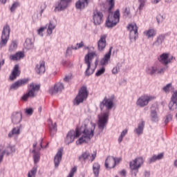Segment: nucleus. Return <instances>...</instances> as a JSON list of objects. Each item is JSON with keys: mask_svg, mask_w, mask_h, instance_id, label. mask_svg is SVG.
<instances>
[{"mask_svg": "<svg viewBox=\"0 0 177 177\" xmlns=\"http://www.w3.org/2000/svg\"><path fill=\"white\" fill-rule=\"evenodd\" d=\"M46 30V26L41 27L39 29L37 30L38 35L40 37H44V31Z\"/></svg>", "mask_w": 177, "mask_h": 177, "instance_id": "51", "label": "nucleus"}, {"mask_svg": "<svg viewBox=\"0 0 177 177\" xmlns=\"http://www.w3.org/2000/svg\"><path fill=\"white\" fill-rule=\"evenodd\" d=\"M88 95H89V93H88V88H86V86H82L77 95L74 100V104L78 106L80 103H82L84 100H86V99H88Z\"/></svg>", "mask_w": 177, "mask_h": 177, "instance_id": "5", "label": "nucleus"}, {"mask_svg": "<svg viewBox=\"0 0 177 177\" xmlns=\"http://www.w3.org/2000/svg\"><path fill=\"white\" fill-rule=\"evenodd\" d=\"M119 174L120 175V176L126 177L127 176V170L126 169H122V171H120L119 172ZM115 177H118V176H116Z\"/></svg>", "mask_w": 177, "mask_h": 177, "instance_id": "58", "label": "nucleus"}, {"mask_svg": "<svg viewBox=\"0 0 177 177\" xmlns=\"http://www.w3.org/2000/svg\"><path fill=\"white\" fill-rule=\"evenodd\" d=\"M24 57V53L23 52H18L15 55L10 56V59L12 60L13 62H16L17 60H20V59H23Z\"/></svg>", "mask_w": 177, "mask_h": 177, "instance_id": "33", "label": "nucleus"}, {"mask_svg": "<svg viewBox=\"0 0 177 177\" xmlns=\"http://www.w3.org/2000/svg\"><path fill=\"white\" fill-rule=\"evenodd\" d=\"M110 115V111H107L104 112L98 115V128L101 131L104 129V127L107 125V122H109V117Z\"/></svg>", "mask_w": 177, "mask_h": 177, "instance_id": "6", "label": "nucleus"}, {"mask_svg": "<svg viewBox=\"0 0 177 177\" xmlns=\"http://www.w3.org/2000/svg\"><path fill=\"white\" fill-rule=\"evenodd\" d=\"M106 38H107V35H102L97 41V49L100 52H102L106 49Z\"/></svg>", "mask_w": 177, "mask_h": 177, "instance_id": "19", "label": "nucleus"}, {"mask_svg": "<svg viewBox=\"0 0 177 177\" xmlns=\"http://www.w3.org/2000/svg\"><path fill=\"white\" fill-rule=\"evenodd\" d=\"M89 0H78L75 3V8L79 10H83L85 8L88 7Z\"/></svg>", "mask_w": 177, "mask_h": 177, "instance_id": "22", "label": "nucleus"}, {"mask_svg": "<svg viewBox=\"0 0 177 177\" xmlns=\"http://www.w3.org/2000/svg\"><path fill=\"white\" fill-rule=\"evenodd\" d=\"M129 15H131V10L129 8H126L123 11V16H124V17H128Z\"/></svg>", "mask_w": 177, "mask_h": 177, "instance_id": "53", "label": "nucleus"}, {"mask_svg": "<svg viewBox=\"0 0 177 177\" xmlns=\"http://www.w3.org/2000/svg\"><path fill=\"white\" fill-rule=\"evenodd\" d=\"M17 49V42L12 41L10 45L9 51L10 52H15Z\"/></svg>", "mask_w": 177, "mask_h": 177, "instance_id": "46", "label": "nucleus"}, {"mask_svg": "<svg viewBox=\"0 0 177 177\" xmlns=\"http://www.w3.org/2000/svg\"><path fill=\"white\" fill-rule=\"evenodd\" d=\"M77 46H75V48H77V49H80V48H82L84 46V42L81 41L80 43H77Z\"/></svg>", "mask_w": 177, "mask_h": 177, "instance_id": "61", "label": "nucleus"}, {"mask_svg": "<svg viewBox=\"0 0 177 177\" xmlns=\"http://www.w3.org/2000/svg\"><path fill=\"white\" fill-rule=\"evenodd\" d=\"M165 39V35H160L158 37L156 41H154L153 45L155 46H160V45H162V42H164V40Z\"/></svg>", "mask_w": 177, "mask_h": 177, "instance_id": "36", "label": "nucleus"}, {"mask_svg": "<svg viewBox=\"0 0 177 177\" xmlns=\"http://www.w3.org/2000/svg\"><path fill=\"white\" fill-rule=\"evenodd\" d=\"M19 6H20V3H19V1L14 2L10 8V12H15V10H16Z\"/></svg>", "mask_w": 177, "mask_h": 177, "instance_id": "45", "label": "nucleus"}, {"mask_svg": "<svg viewBox=\"0 0 177 177\" xmlns=\"http://www.w3.org/2000/svg\"><path fill=\"white\" fill-rule=\"evenodd\" d=\"M32 153H33V160H34V162L35 164H37V162H39V153L38 152H37V151H35V149L32 150Z\"/></svg>", "mask_w": 177, "mask_h": 177, "instance_id": "42", "label": "nucleus"}, {"mask_svg": "<svg viewBox=\"0 0 177 177\" xmlns=\"http://www.w3.org/2000/svg\"><path fill=\"white\" fill-rule=\"evenodd\" d=\"M1 153H3L4 154H6V156H10V154H14V153H16V146L15 145H8L6 149Z\"/></svg>", "mask_w": 177, "mask_h": 177, "instance_id": "31", "label": "nucleus"}, {"mask_svg": "<svg viewBox=\"0 0 177 177\" xmlns=\"http://www.w3.org/2000/svg\"><path fill=\"white\" fill-rule=\"evenodd\" d=\"M20 129H21V124L14 127L10 132L8 133V138H13V136H19L20 135Z\"/></svg>", "mask_w": 177, "mask_h": 177, "instance_id": "29", "label": "nucleus"}, {"mask_svg": "<svg viewBox=\"0 0 177 177\" xmlns=\"http://www.w3.org/2000/svg\"><path fill=\"white\" fill-rule=\"evenodd\" d=\"M93 20L95 26H100L103 23V12L100 11H94L93 13Z\"/></svg>", "mask_w": 177, "mask_h": 177, "instance_id": "13", "label": "nucleus"}, {"mask_svg": "<svg viewBox=\"0 0 177 177\" xmlns=\"http://www.w3.org/2000/svg\"><path fill=\"white\" fill-rule=\"evenodd\" d=\"M40 9L46 10V3H42L40 6Z\"/></svg>", "mask_w": 177, "mask_h": 177, "instance_id": "62", "label": "nucleus"}, {"mask_svg": "<svg viewBox=\"0 0 177 177\" xmlns=\"http://www.w3.org/2000/svg\"><path fill=\"white\" fill-rule=\"evenodd\" d=\"M162 89L164 92H165V93H169L171 91H174L175 88H174V86H172L171 83H169L166 86H165L162 88Z\"/></svg>", "mask_w": 177, "mask_h": 177, "instance_id": "40", "label": "nucleus"}, {"mask_svg": "<svg viewBox=\"0 0 177 177\" xmlns=\"http://www.w3.org/2000/svg\"><path fill=\"white\" fill-rule=\"evenodd\" d=\"M3 160V153L2 151H0V164L2 162Z\"/></svg>", "mask_w": 177, "mask_h": 177, "instance_id": "64", "label": "nucleus"}, {"mask_svg": "<svg viewBox=\"0 0 177 177\" xmlns=\"http://www.w3.org/2000/svg\"><path fill=\"white\" fill-rule=\"evenodd\" d=\"M91 156L89 151H85L82 153V155L79 157V160L82 162L84 161L85 162L86 158Z\"/></svg>", "mask_w": 177, "mask_h": 177, "instance_id": "39", "label": "nucleus"}, {"mask_svg": "<svg viewBox=\"0 0 177 177\" xmlns=\"http://www.w3.org/2000/svg\"><path fill=\"white\" fill-rule=\"evenodd\" d=\"M165 70H167V67L157 66L156 74H159V75H161L164 74V73H165Z\"/></svg>", "mask_w": 177, "mask_h": 177, "instance_id": "43", "label": "nucleus"}, {"mask_svg": "<svg viewBox=\"0 0 177 177\" xmlns=\"http://www.w3.org/2000/svg\"><path fill=\"white\" fill-rule=\"evenodd\" d=\"M155 99L156 97L153 95H145L137 100L136 104L137 106H139V107H145V106L149 104V102H151V100H154Z\"/></svg>", "mask_w": 177, "mask_h": 177, "instance_id": "8", "label": "nucleus"}, {"mask_svg": "<svg viewBox=\"0 0 177 177\" xmlns=\"http://www.w3.org/2000/svg\"><path fill=\"white\" fill-rule=\"evenodd\" d=\"M169 109L171 111H174L177 109V90L174 91L171 97V100L169 103Z\"/></svg>", "mask_w": 177, "mask_h": 177, "instance_id": "17", "label": "nucleus"}, {"mask_svg": "<svg viewBox=\"0 0 177 177\" xmlns=\"http://www.w3.org/2000/svg\"><path fill=\"white\" fill-rule=\"evenodd\" d=\"M175 59L174 57H169V54L162 53L158 57V62L165 66L169 64L172 62V59Z\"/></svg>", "mask_w": 177, "mask_h": 177, "instance_id": "16", "label": "nucleus"}, {"mask_svg": "<svg viewBox=\"0 0 177 177\" xmlns=\"http://www.w3.org/2000/svg\"><path fill=\"white\" fill-rule=\"evenodd\" d=\"M111 50H113V47H110L109 52L105 54L103 59L100 61L101 66H106V64H109V60L111 57Z\"/></svg>", "mask_w": 177, "mask_h": 177, "instance_id": "26", "label": "nucleus"}, {"mask_svg": "<svg viewBox=\"0 0 177 177\" xmlns=\"http://www.w3.org/2000/svg\"><path fill=\"white\" fill-rule=\"evenodd\" d=\"M55 28H56V24H55L53 21H50L47 28L48 35H52V33L53 32V30Z\"/></svg>", "mask_w": 177, "mask_h": 177, "instance_id": "38", "label": "nucleus"}, {"mask_svg": "<svg viewBox=\"0 0 177 177\" xmlns=\"http://www.w3.org/2000/svg\"><path fill=\"white\" fill-rule=\"evenodd\" d=\"M10 35V26L9 25H5L3 28L1 33V40L0 41V46H6L9 41V37Z\"/></svg>", "mask_w": 177, "mask_h": 177, "instance_id": "7", "label": "nucleus"}, {"mask_svg": "<svg viewBox=\"0 0 177 177\" xmlns=\"http://www.w3.org/2000/svg\"><path fill=\"white\" fill-rule=\"evenodd\" d=\"M95 56H97L96 52L88 53L84 57V63L87 66L85 71L86 77H89V75H92L93 73H95V69H91V64L92 63V60H93V57H95Z\"/></svg>", "mask_w": 177, "mask_h": 177, "instance_id": "3", "label": "nucleus"}, {"mask_svg": "<svg viewBox=\"0 0 177 177\" xmlns=\"http://www.w3.org/2000/svg\"><path fill=\"white\" fill-rule=\"evenodd\" d=\"M127 30L129 31V38L131 41H136V38H138V35H139V33H138V26H136V24H130L127 26Z\"/></svg>", "mask_w": 177, "mask_h": 177, "instance_id": "10", "label": "nucleus"}, {"mask_svg": "<svg viewBox=\"0 0 177 177\" xmlns=\"http://www.w3.org/2000/svg\"><path fill=\"white\" fill-rule=\"evenodd\" d=\"M21 120H23V114L21 111L12 113L11 120L13 124H20Z\"/></svg>", "mask_w": 177, "mask_h": 177, "instance_id": "18", "label": "nucleus"}, {"mask_svg": "<svg viewBox=\"0 0 177 177\" xmlns=\"http://www.w3.org/2000/svg\"><path fill=\"white\" fill-rule=\"evenodd\" d=\"M48 128L50 136H55V134L57 132V125L56 122L53 123L51 120H48Z\"/></svg>", "mask_w": 177, "mask_h": 177, "instance_id": "25", "label": "nucleus"}, {"mask_svg": "<svg viewBox=\"0 0 177 177\" xmlns=\"http://www.w3.org/2000/svg\"><path fill=\"white\" fill-rule=\"evenodd\" d=\"M145 122L143 120H141L138 124L137 127H136L133 130L134 133L138 135V136H140V135H143V131H145Z\"/></svg>", "mask_w": 177, "mask_h": 177, "instance_id": "20", "label": "nucleus"}, {"mask_svg": "<svg viewBox=\"0 0 177 177\" xmlns=\"http://www.w3.org/2000/svg\"><path fill=\"white\" fill-rule=\"evenodd\" d=\"M38 169V166L35 165L32 169L28 172V177H35L37 175V171Z\"/></svg>", "mask_w": 177, "mask_h": 177, "instance_id": "41", "label": "nucleus"}, {"mask_svg": "<svg viewBox=\"0 0 177 177\" xmlns=\"http://www.w3.org/2000/svg\"><path fill=\"white\" fill-rule=\"evenodd\" d=\"M114 103L113 102V100L105 97L102 102L100 104V110L103 111V109L106 107V110H111L113 109V106Z\"/></svg>", "mask_w": 177, "mask_h": 177, "instance_id": "15", "label": "nucleus"}, {"mask_svg": "<svg viewBox=\"0 0 177 177\" xmlns=\"http://www.w3.org/2000/svg\"><path fill=\"white\" fill-rule=\"evenodd\" d=\"M70 2H71V0H60L55 8V12L65 10V9H67Z\"/></svg>", "mask_w": 177, "mask_h": 177, "instance_id": "14", "label": "nucleus"}, {"mask_svg": "<svg viewBox=\"0 0 177 177\" xmlns=\"http://www.w3.org/2000/svg\"><path fill=\"white\" fill-rule=\"evenodd\" d=\"M107 2L109 5V10H111L114 8L115 2L114 0H107Z\"/></svg>", "mask_w": 177, "mask_h": 177, "instance_id": "55", "label": "nucleus"}, {"mask_svg": "<svg viewBox=\"0 0 177 177\" xmlns=\"http://www.w3.org/2000/svg\"><path fill=\"white\" fill-rule=\"evenodd\" d=\"M20 75V71L19 70V65H15L11 75H10V80L13 81Z\"/></svg>", "mask_w": 177, "mask_h": 177, "instance_id": "27", "label": "nucleus"}, {"mask_svg": "<svg viewBox=\"0 0 177 177\" xmlns=\"http://www.w3.org/2000/svg\"><path fill=\"white\" fill-rule=\"evenodd\" d=\"M158 111V109H151L150 117H151V121L152 122H158L160 120V118L158 117V114L157 112Z\"/></svg>", "mask_w": 177, "mask_h": 177, "instance_id": "28", "label": "nucleus"}, {"mask_svg": "<svg viewBox=\"0 0 177 177\" xmlns=\"http://www.w3.org/2000/svg\"><path fill=\"white\" fill-rule=\"evenodd\" d=\"M95 158H96V152H94V153L90 156L91 162H93L95 160Z\"/></svg>", "mask_w": 177, "mask_h": 177, "instance_id": "59", "label": "nucleus"}, {"mask_svg": "<svg viewBox=\"0 0 177 177\" xmlns=\"http://www.w3.org/2000/svg\"><path fill=\"white\" fill-rule=\"evenodd\" d=\"M144 176H145V177H150V171H145L144 172Z\"/></svg>", "mask_w": 177, "mask_h": 177, "instance_id": "63", "label": "nucleus"}, {"mask_svg": "<svg viewBox=\"0 0 177 177\" xmlns=\"http://www.w3.org/2000/svg\"><path fill=\"white\" fill-rule=\"evenodd\" d=\"M41 86L39 84H37L34 82H32L28 85V91L24 94L21 97V100L24 102H27L28 99H34L35 96H37V93L39 91Z\"/></svg>", "mask_w": 177, "mask_h": 177, "instance_id": "2", "label": "nucleus"}, {"mask_svg": "<svg viewBox=\"0 0 177 177\" xmlns=\"http://www.w3.org/2000/svg\"><path fill=\"white\" fill-rule=\"evenodd\" d=\"M63 156V149H59L54 158V164L55 168H57L62 161V157Z\"/></svg>", "mask_w": 177, "mask_h": 177, "instance_id": "24", "label": "nucleus"}, {"mask_svg": "<svg viewBox=\"0 0 177 177\" xmlns=\"http://www.w3.org/2000/svg\"><path fill=\"white\" fill-rule=\"evenodd\" d=\"M120 64H117L116 66L113 67V68L112 69V74H118V73H120Z\"/></svg>", "mask_w": 177, "mask_h": 177, "instance_id": "52", "label": "nucleus"}, {"mask_svg": "<svg viewBox=\"0 0 177 177\" xmlns=\"http://www.w3.org/2000/svg\"><path fill=\"white\" fill-rule=\"evenodd\" d=\"M37 74H44L46 71L45 61H40L35 66V68Z\"/></svg>", "mask_w": 177, "mask_h": 177, "instance_id": "23", "label": "nucleus"}, {"mask_svg": "<svg viewBox=\"0 0 177 177\" xmlns=\"http://www.w3.org/2000/svg\"><path fill=\"white\" fill-rule=\"evenodd\" d=\"M146 73L149 75H155V74H157V65L148 66L146 68Z\"/></svg>", "mask_w": 177, "mask_h": 177, "instance_id": "35", "label": "nucleus"}, {"mask_svg": "<svg viewBox=\"0 0 177 177\" xmlns=\"http://www.w3.org/2000/svg\"><path fill=\"white\" fill-rule=\"evenodd\" d=\"M144 35L147 37V38H154L156 35H157V30L154 28H149L147 30H145L143 32Z\"/></svg>", "mask_w": 177, "mask_h": 177, "instance_id": "30", "label": "nucleus"}, {"mask_svg": "<svg viewBox=\"0 0 177 177\" xmlns=\"http://www.w3.org/2000/svg\"><path fill=\"white\" fill-rule=\"evenodd\" d=\"M172 120V115L171 113H169L166 115V118L165 120V124H168L169 121Z\"/></svg>", "mask_w": 177, "mask_h": 177, "instance_id": "54", "label": "nucleus"}, {"mask_svg": "<svg viewBox=\"0 0 177 177\" xmlns=\"http://www.w3.org/2000/svg\"><path fill=\"white\" fill-rule=\"evenodd\" d=\"M63 89H64L63 83L57 82L49 88L48 92L50 95H56L57 93H62Z\"/></svg>", "mask_w": 177, "mask_h": 177, "instance_id": "12", "label": "nucleus"}, {"mask_svg": "<svg viewBox=\"0 0 177 177\" xmlns=\"http://www.w3.org/2000/svg\"><path fill=\"white\" fill-rule=\"evenodd\" d=\"M162 158H164V153H160L158 155H153L148 160V162L149 164H153V162H156V161H158L159 160H162Z\"/></svg>", "mask_w": 177, "mask_h": 177, "instance_id": "32", "label": "nucleus"}, {"mask_svg": "<svg viewBox=\"0 0 177 177\" xmlns=\"http://www.w3.org/2000/svg\"><path fill=\"white\" fill-rule=\"evenodd\" d=\"M94 133L95 127L91 129L88 127V124H84L80 127H77L75 131H69L64 138V143L65 145H71L77 138H80L82 135L76 143L77 145H82V143L89 142L93 138Z\"/></svg>", "mask_w": 177, "mask_h": 177, "instance_id": "1", "label": "nucleus"}, {"mask_svg": "<svg viewBox=\"0 0 177 177\" xmlns=\"http://www.w3.org/2000/svg\"><path fill=\"white\" fill-rule=\"evenodd\" d=\"M127 133H128V130L127 129H124V130H123L122 132H121V133H120V136H122V137H124L125 136V135H127Z\"/></svg>", "mask_w": 177, "mask_h": 177, "instance_id": "60", "label": "nucleus"}, {"mask_svg": "<svg viewBox=\"0 0 177 177\" xmlns=\"http://www.w3.org/2000/svg\"><path fill=\"white\" fill-rule=\"evenodd\" d=\"M120 23V10H116L113 15H109L106 21V26L108 28H113Z\"/></svg>", "mask_w": 177, "mask_h": 177, "instance_id": "4", "label": "nucleus"}, {"mask_svg": "<svg viewBox=\"0 0 177 177\" xmlns=\"http://www.w3.org/2000/svg\"><path fill=\"white\" fill-rule=\"evenodd\" d=\"M75 172H77V167H73L66 177H74Z\"/></svg>", "mask_w": 177, "mask_h": 177, "instance_id": "49", "label": "nucleus"}, {"mask_svg": "<svg viewBox=\"0 0 177 177\" xmlns=\"http://www.w3.org/2000/svg\"><path fill=\"white\" fill-rule=\"evenodd\" d=\"M100 172V164L99 162H94L93 165V174L95 177H99V174Z\"/></svg>", "mask_w": 177, "mask_h": 177, "instance_id": "34", "label": "nucleus"}, {"mask_svg": "<svg viewBox=\"0 0 177 177\" xmlns=\"http://www.w3.org/2000/svg\"><path fill=\"white\" fill-rule=\"evenodd\" d=\"M156 20H157L158 24H160L162 23V21H164V20H165V16H164L161 14H159L156 17Z\"/></svg>", "mask_w": 177, "mask_h": 177, "instance_id": "47", "label": "nucleus"}, {"mask_svg": "<svg viewBox=\"0 0 177 177\" xmlns=\"http://www.w3.org/2000/svg\"><path fill=\"white\" fill-rule=\"evenodd\" d=\"M24 46L28 50L32 49L34 48V42H32V39L27 38L25 41Z\"/></svg>", "mask_w": 177, "mask_h": 177, "instance_id": "37", "label": "nucleus"}, {"mask_svg": "<svg viewBox=\"0 0 177 177\" xmlns=\"http://www.w3.org/2000/svg\"><path fill=\"white\" fill-rule=\"evenodd\" d=\"M143 162H145L143 157L136 158L129 162V168L131 171H139V168L143 165Z\"/></svg>", "mask_w": 177, "mask_h": 177, "instance_id": "9", "label": "nucleus"}, {"mask_svg": "<svg viewBox=\"0 0 177 177\" xmlns=\"http://www.w3.org/2000/svg\"><path fill=\"white\" fill-rule=\"evenodd\" d=\"M25 113L28 115H32V113H34V110L32 109V108H29L27 109L25 111Z\"/></svg>", "mask_w": 177, "mask_h": 177, "instance_id": "56", "label": "nucleus"}, {"mask_svg": "<svg viewBox=\"0 0 177 177\" xmlns=\"http://www.w3.org/2000/svg\"><path fill=\"white\" fill-rule=\"evenodd\" d=\"M106 71V68L104 67H102V68L99 69L96 73L95 75L96 77H100L102 74H104V72Z\"/></svg>", "mask_w": 177, "mask_h": 177, "instance_id": "50", "label": "nucleus"}, {"mask_svg": "<svg viewBox=\"0 0 177 177\" xmlns=\"http://www.w3.org/2000/svg\"><path fill=\"white\" fill-rule=\"evenodd\" d=\"M147 1V0H138V3L140 4L138 7L139 10H143V8H145V5Z\"/></svg>", "mask_w": 177, "mask_h": 177, "instance_id": "48", "label": "nucleus"}, {"mask_svg": "<svg viewBox=\"0 0 177 177\" xmlns=\"http://www.w3.org/2000/svg\"><path fill=\"white\" fill-rule=\"evenodd\" d=\"M106 169H111L115 168V164L114 163V156H108L104 163Z\"/></svg>", "mask_w": 177, "mask_h": 177, "instance_id": "21", "label": "nucleus"}, {"mask_svg": "<svg viewBox=\"0 0 177 177\" xmlns=\"http://www.w3.org/2000/svg\"><path fill=\"white\" fill-rule=\"evenodd\" d=\"M77 49H78V48H77L74 46L68 47L66 49V55H68V56H71V55L73 54V50H77Z\"/></svg>", "mask_w": 177, "mask_h": 177, "instance_id": "44", "label": "nucleus"}, {"mask_svg": "<svg viewBox=\"0 0 177 177\" xmlns=\"http://www.w3.org/2000/svg\"><path fill=\"white\" fill-rule=\"evenodd\" d=\"M28 81H30V79L28 78L17 80L10 86V91H17L18 88H21V86L27 85V84H28Z\"/></svg>", "mask_w": 177, "mask_h": 177, "instance_id": "11", "label": "nucleus"}, {"mask_svg": "<svg viewBox=\"0 0 177 177\" xmlns=\"http://www.w3.org/2000/svg\"><path fill=\"white\" fill-rule=\"evenodd\" d=\"M122 158H115L114 157V164H115V167L116 165H118V164H120V162H121L122 161Z\"/></svg>", "mask_w": 177, "mask_h": 177, "instance_id": "57", "label": "nucleus"}]
</instances>
